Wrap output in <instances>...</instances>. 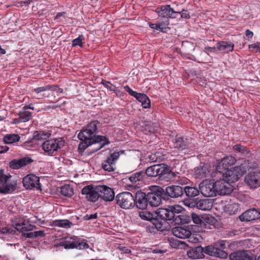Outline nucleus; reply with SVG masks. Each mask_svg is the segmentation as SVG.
<instances>
[{"instance_id":"13d9d810","label":"nucleus","mask_w":260,"mask_h":260,"mask_svg":"<svg viewBox=\"0 0 260 260\" xmlns=\"http://www.w3.org/2000/svg\"><path fill=\"white\" fill-rule=\"evenodd\" d=\"M226 241L224 240H220L217 242L215 243V245L218 248L223 250L225 248L226 246Z\"/></svg>"},{"instance_id":"412c9836","label":"nucleus","mask_w":260,"mask_h":260,"mask_svg":"<svg viewBox=\"0 0 260 260\" xmlns=\"http://www.w3.org/2000/svg\"><path fill=\"white\" fill-rule=\"evenodd\" d=\"M135 205L136 207L140 209H145L148 204L147 194L141 191H138L134 198Z\"/></svg>"},{"instance_id":"6ab92c4d","label":"nucleus","mask_w":260,"mask_h":260,"mask_svg":"<svg viewBox=\"0 0 260 260\" xmlns=\"http://www.w3.org/2000/svg\"><path fill=\"white\" fill-rule=\"evenodd\" d=\"M204 253L211 256L217 257L220 258H225L228 255L226 252L218 248L214 244L206 246L204 248Z\"/></svg>"},{"instance_id":"4d7b16f0","label":"nucleus","mask_w":260,"mask_h":260,"mask_svg":"<svg viewBox=\"0 0 260 260\" xmlns=\"http://www.w3.org/2000/svg\"><path fill=\"white\" fill-rule=\"evenodd\" d=\"M233 149L235 151L240 152L241 153H244L246 151V147L242 146L240 144H237L233 146Z\"/></svg>"},{"instance_id":"dca6fc26","label":"nucleus","mask_w":260,"mask_h":260,"mask_svg":"<svg viewBox=\"0 0 260 260\" xmlns=\"http://www.w3.org/2000/svg\"><path fill=\"white\" fill-rule=\"evenodd\" d=\"M120 155L119 152H114L102 163V168L106 171L112 172L116 169V161Z\"/></svg>"},{"instance_id":"3c124183","label":"nucleus","mask_w":260,"mask_h":260,"mask_svg":"<svg viewBox=\"0 0 260 260\" xmlns=\"http://www.w3.org/2000/svg\"><path fill=\"white\" fill-rule=\"evenodd\" d=\"M149 26L150 28L156 29V30H159L161 31H163V29L164 28V24H162L160 23L157 24V23H148Z\"/></svg>"},{"instance_id":"c03bdc74","label":"nucleus","mask_w":260,"mask_h":260,"mask_svg":"<svg viewBox=\"0 0 260 260\" xmlns=\"http://www.w3.org/2000/svg\"><path fill=\"white\" fill-rule=\"evenodd\" d=\"M109 143V141L105 137V138L103 139L102 141L99 142H95L93 143L92 145H96V147L94 148L93 150H92V152H95L100 149H101L102 147H103L105 145L108 144Z\"/></svg>"},{"instance_id":"4468645a","label":"nucleus","mask_w":260,"mask_h":260,"mask_svg":"<svg viewBox=\"0 0 260 260\" xmlns=\"http://www.w3.org/2000/svg\"><path fill=\"white\" fill-rule=\"evenodd\" d=\"M231 260H260V255L257 259L248 250H237L230 254Z\"/></svg>"},{"instance_id":"f704fd0d","label":"nucleus","mask_w":260,"mask_h":260,"mask_svg":"<svg viewBox=\"0 0 260 260\" xmlns=\"http://www.w3.org/2000/svg\"><path fill=\"white\" fill-rule=\"evenodd\" d=\"M157 215L156 211L153 213L147 211H142L139 212V216L142 219L149 221L152 223Z\"/></svg>"},{"instance_id":"b1692460","label":"nucleus","mask_w":260,"mask_h":260,"mask_svg":"<svg viewBox=\"0 0 260 260\" xmlns=\"http://www.w3.org/2000/svg\"><path fill=\"white\" fill-rule=\"evenodd\" d=\"M260 218V212L255 208L249 209L239 216L241 221H250Z\"/></svg>"},{"instance_id":"1a4fd4ad","label":"nucleus","mask_w":260,"mask_h":260,"mask_svg":"<svg viewBox=\"0 0 260 260\" xmlns=\"http://www.w3.org/2000/svg\"><path fill=\"white\" fill-rule=\"evenodd\" d=\"M154 190L148 192L147 200L151 207H157L161 203L164 190L159 186H154Z\"/></svg>"},{"instance_id":"052dcab7","label":"nucleus","mask_w":260,"mask_h":260,"mask_svg":"<svg viewBox=\"0 0 260 260\" xmlns=\"http://www.w3.org/2000/svg\"><path fill=\"white\" fill-rule=\"evenodd\" d=\"M98 217V214L96 213L93 214H86L83 216L82 218L84 220H89L92 219H96Z\"/></svg>"},{"instance_id":"a878e982","label":"nucleus","mask_w":260,"mask_h":260,"mask_svg":"<svg viewBox=\"0 0 260 260\" xmlns=\"http://www.w3.org/2000/svg\"><path fill=\"white\" fill-rule=\"evenodd\" d=\"M190 139L177 136L174 140V146L180 150L189 149L191 147Z\"/></svg>"},{"instance_id":"5fc2aeb1","label":"nucleus","mask_w":260,"mask_h":260,"mask_svg":"<svg viewBox=\"0 0 260 260\" xmlns=\"http://www.w3.org/2000/svg\"><path fill=\"white\" fill-rule=\"evenodd\" d=\"M102 84L110 91H115V86L113 85L110 82L105 80H103L102 82Z\"/></svg>"},{"instance_id":"c756f323","label":"nucleus","mask_w":260,"mask_h":260,"mask_svg":"<svg viewBox=\"0 0 260 260\" xmlns=\"http://www.w3.org/2000/svg\"><path fill=\"white\" fill-rule=\"evenodd\" d=\"M124 90L127 92L131 96L135 98L139 102L141 103L146 99H147L148 96L144 93H139L133 90L128 85L123 87Z\"/></svg>"},{"instance_id":"4c0bfd02","label":"nucleus","mask_w":260,"mask_h":260,"mask_svg":"<svg viewBox=\"0 0 260 260\" xmlns=\"http://www.w3.org/2000/svg\"><path fill=\"white\" fill-rule=\"evenodd\" d=\"M59 192L62 196L68 198L71 197L74 194L73 188L69 184H65L61 186Z\"/></svg>"},{"instance_id":"2f4dec72","label":"nucleus","mask_w":260,"mask_h":260,"mask_svg":"<svg viewBox=\"0 0 260 260\" xmlns=\"http://www.w3.org/2000/svg\"><path fill=\"white\" fill-rule=\"evenodd\" d=\"M19 118L15 119V123L24 122L29 121L32 118V113L24 111L19 113Z\"/></svg>"},{"instance_id":"6e6d98bb","label":"nucleus","mask_w":260,"mask_h":260,"mask_svg":"<svg viewBox=\"0 0 260 260\" xmlns=\"http://www.w3.org/2000/svg\"><path fill=\"white\" fill-rule=\"evenodd\" d=\"M51 87V86L50 85L39 87L35 88L34 91L36 93H39L41 92L50 90Z\"/></svg>"},{"instance_id":"9b49d317","label":"nucleus","mask_w":260,"mask_h":260,"mask_svg":"<svg viewBox=\"0 0 260 260\" xmlns=\"http://www.w3.org/2000/svg\"><path fill=\"white\" fill-rule=\"evenodd\" d=\"M217 194L226 195L230 194L233 190V187L230 183V181L225 178L215 181Z\"/></svg>"},{"instance_id":"c85d7f7f","label":"nucleus","mask_w":260,"mask_h":260,"mask_svg":"<svg viewBox=\"0 0 260 260\" xmlns=\"http://www.w3.org/2000/svg\"><path fill=\"white\" fill-rule=\"evenodd\" d=\"M145 171H140L133 174L129 177V180L133 184H140L139 182H142L146 178Z\"/></svg>"},{"instance_id":"4be33fe9","label":"nucleus","mask_w":260,"mask_h":260,"mask_svg":"<svg viewBox=\"0 0 260 260\" xmlns=\"http://www.w3.org/2000/svg\"><path fill=\"white\" fill-rule=\"evenodd\" d=\"M33 160L29 157H25L20 159H13L9 163V166L11 169L18 170L31 164Z\"/></svg>"},{"instance_id":"bf43d9fd","label":"nucleus","mask_w":260,"mask_h":260,"mask_svg":"<svg viewBox=\"0 0 260 260\" xmlns=\"http://www.w3.org/2000/svg\"><path fill=\"white\" fill-rule=\"evenodd\" d=\"M174 244L177 246L178 248L185 249L187 245L183 241L177 240L175 242Z\"/></svg>"},{"instance_id":"de8ad7c7","label":"nucleus","mask_w":260,"mask_h":260,"mask_svg":"<svg viewBox=\"0 0 260 260\" xmlns=\"http://www.w3.org/2000/svg\"><path fill=\"white\" fill-rule=\"evenodd\" d=\"M83 39V36L80 35L77 38L74 39L72 41V46L75 47L79 46L81 47H83L82 40Z\"/></svg>"},{"instance_id":"393cba45","label":"nucleus","mask_w":260,"mask_h":260,"mask_svg":"<svg viewBox=\"0 0 260 260\" xmlns=\"http://www.w3.org/2000/svg\"><path fill=\"white\" fill-rule=\"evenodd\" d=\"M165 194L171 198H178L183 195V187L179 185H171L165 189Z\"/></svg>"},{"instance_id":"aec40b11","label":"nucleus","mask_w":260,"mask_h":260,"mask_svg":"<svg viewBox=\"0 0 260 260\" xmlns=\"http://www.w3.org/2000/svg\"><path fill=\"white\" fill-rule=\"evenodd\" d=\"M170 207H180V209L178 212H174V217L173 219H172V221L175 224H188L191 221V215H188L186 214H181V212L182 211V208L181 206L175 205L172 206H170Z\"/></svg>"},{"instance_id":"8fccbe9b","label":"nucleus","mask_w":260,"mask_h":260,"mask_svg":"<svg viewBox=\"0 0 260 260\" xmlns=\"http://www.w3.org/2000/svg\"><path fill=\"white\" fill-rule=\"evenodd\" d=\"M149 159L151 162L159 161L161 160L160 154L159 152L151 154L149 156Z\"/></svg>"},{"instance_id":"58836bf2","label":"nucleus","mask_w":260,"mask_h":260,"mask_svg":"<svg viewBox=\"0 0 260 260\" xmlns=\"http://www.w3.org/2000/svg\"><path fill=\"white\" fill-rule=\"evenodd\" d=\"M212 207V204L208 200H200L197 202V208L199 209L208 211L210 210Z\"/></svg>"},{"instance_id":"680f3d73","label":"nucleus","mask_w":260,"mask_h":260,"mask_svg":"<svg viewBox=\"0 0 260 260\" xmlns=\"http://www.w3.org/2000/svg\"><path fill=\"white\" fill-rule=\"evenodd\" d=\"M180 14L178 15H180L182 18L185 19H188L190 17L189 13L187 10H182L181 12H180Z\"/></svg>"},{"instance_id":"423d86ee","label":"nucleus","mask_w":260,"mask_h":260,"mask_svg":"<svg viewBox=\"0 0 260 260\" xmlns=\"http://www.w3.org/2000/svg\"><path fill=\"white\" fill-rule=\"evenodd\" d=\"M246 170L247 168L245 166H244L243 164H241L240 166L228 170L225 172H222V174L221 176L231 182H235L243 175Z\"/></svg>"},{"instance_id":"37998d69","label":"nucleus","mask_w":260,"mask_h":260,"mask_svg":"<svg viewBox=\"0 0 260 260\" xmlns=\"http://www.w3.org/2000/svg\"><path fill=\"white\" fill-rule=\"evenodd\" d=\"M23 237L27 238H35L38 237H43L44 233L42 231H36L33 232H23L22 233Z\"/></svg>"},{"instance_id":"20e7f679","label":"nucleus","mask_w":260,"mask_h":260,"mask_svg":"<svg viewBox=\"0 0 260 260\" xmlns=\"http://www.w3.org/2000/svg\"><path fill=\"white\" fill-rule=\"evenodd\" d=\"M17 189V180L10 174H5L3 169L0 170V193L10 194Z\"/></svg>"},{"instance_id":"a19ab883","label":"nucleus","mask_w":260,"mask_h":260,"mask_svg":"<svg viewBox=\"0 0 260 260\" xmlns=\"http://www.w3.org/2000/svg\"><path fill=\"white\" fill-rule=\"evenodd\" d=\"M142 126L144 127V131L152 133L157 131L158 128L157 125L156 123L149 121H144Z\"/></svg>"},{"instance_id":"2eb2a0df","label":"nucleus","mask_w":260,"mask_h":260,"mask_svg":"<svg viewBox=\"0 0 260 260\" xmlns=\"http://www.w3.org/2000/svg\"><path fill=\"white\" fill-rule=\"evenodd\" d=\"M236 161V158L231 155L224 157L218 163L217 167V174L221 175L222 172H225L229 170V168L234 165Z\"/></svg>"},{"instance_id":"ddd939ff","label":"nucleus","mask_w":260,"mask_h":260,"mask_svg":"<svg viewBox=\"0 0 260 260\" xmlns=\"http://www.w3.org/2000/svg\"><path fill=\"white\" fill-rule=\"evenodd\" d=\"M180 14V12L174 11L173 9L171 8L170 5H165L161 6V10L158 13V15L160 17L165 18L164 25H168L169 24L168 18H177Z\"/></svg>"},{"instance_id":"79ce46f5","label":"nucleus","mask_w":260,"mask_h":260,"mask_svg":"<svg viewBox=\"0 0 260 260\" xmlns=\"http://www.w3.org/2000/svg\"><path fill=\"white\" fill-rule=\"evenodd\" d=\"M54 226L68 229L73 225V223L67 219L56 220L53 222Z\"/></svg>"},{"instance_id":"f8f14e48","label":"nucleus","mask_w":260,"mask_h":260,"mask_svg":"<svg viewBox=\"0 0 260 260\" xmlns=\"http://www.w3.org/2000/svg\"><path fill=\"white\" fill-rule=\"evenodd\" d=\"M98 192L99 194V198L106 202H111L114 199L115 193L113 189L105 185H98Z\"/></svg>"},{"instance_id":"e433bc0d","label":"nucleus","mask_w":260,"mask_h":260,"mask_svg":"<svg viewBox=\"0 0 260 260\" xmlns=\"http://www.w3.org/2000/svg\"><path fill=\"white\" fill-rule=\"evenodd\" d=\"M51 136V133L49 131H35L33 134L34 139L36 140H43L49 138Z\"/></svg>"},{"instance_id":"a18cd8bd","label":"nucleus","mask_w":260,"mask_h":260,"mask_svg":"<svg viewBox=\"0 0 260 260\" xmlns=\"http://www.w3.org/2000/svg\"><path fill=\"white\" fill-rule=\"evenodd\" d=\"M24 225H26V222L22 220H19L18 222H14L13 223V227L22 233L23 232Z\"/></svg>"},{"instance_id":"338daca9","label":"nucleus","mask_w":260,"mask_h":260,"mask_svg":"<svg viewBox=\"0 0 260 260\" xmlns=\"http://www.w3.org/2000/svg\"><path fill=\"white\" fill-rule=\"evenodd\" d=\"M176 181L179 184L185 185L188 182V180L186 178H178Z\"/></svg>"},{"instance_id":"5701e85b","label":"nucleus","mask_w":260,"mask_h":260,"mask_svg":"<svg viewBox=\"0 0 260 260\" xmlns=\"http://www.w3.org/2000/svg\"><path fill=\"white\" fill-rule=\"evenodd\" d=\"M245 183L251 188H255L260 186V173L257 172L250 173L245 178Z\"/></svg>"},{"instance_id":"72a5a7b5","label":"nucleus","mask_w":260,"mask_h":260,"mask_svg":"<svg viewBox=\"0 0 260 260\" xmlns=\"http://www.w3.org/2000/svg\"><path fill=\"white\" fill-rule=\"evenodd\" d=\"M200 189L194 187H190L185 186L183 187V194L185 193L186 196L189 198H193L199 194Z\"/></svg>"},{"instance_id":"f03ea898","label":"nucleus","mask_w":260,"mask_h":260,"mask_svg":"<svg viewBox=\"0 0 260 260\" xmlns=\"http://www.w3.org/2000/svg\"><path fill=\"white\" fill-rule=\"evenodd\" d=\"M180 208L168 206L166 208H159L156 210L157 217L154 219L152 224L158 231L163 232L170 228L168 220H172L174 217V212L179 211Z\"/></svg>"},{"instance_id":"e2e57ef3","label":"nucleus","mask_w":260,"mask_h":260,"mask_svg":"<svg viewBox=\"0 0 260 260\" xmlns=\"http://www.w3.org/2000/svg\"><path fill=\"white\" fill-rule=\"evenodd\" d=\"M142 106L143 108L147 109L149 108L150 107V101L148 97L147 99H146L142 103Z\"/></svg>"},{"instance_id":"39448f33","label":"nucleus","mask_w":260,"mask_h":260,"mask_svg":"<svg viewBox=\"0 0 260 260\" xmlns=\"http://www.w3.org/2000/svg\"><path fill=\"white\" fill-rule=\"evenodd\" d=\"M64 145V141L63 138H58L45 141L42 143V147L43 150L48 155L55 156Z\"/></svg>"},{"instance_id":"7ed1b4c3","label":"nucleus","mask_w":260,"mask_h":260,"mask_svg":"<svg viewBox=\"0 0 260 260\" xmlns=\"http://www.w3.org/2000/svg\"><path fill=\"white\" fill-rule=\"evenodd\" d=\"M145 172L146 176L150 177L158 176L160 180L170 179L172 176H174V173L172 172L170 168L164 164L150 166L147 168Z\"/></svg>"},{"instance_id":"bb28decb","label":"nucleus","mask_w":260,"mask_h":260,"mask_svg":"<svg viewBox=\"0 0 260 260\" xmlns=\"http://www.w3.org/2000/svg\"><path fill=\"white\" fill-rule=\"evenodd\" d=\"M173 234L176 237L185 239L190 238L191 235V232L186 228L182 226H176L173 228L172 230Z\"/></svg>"},{"instance_id":"864d4df0","label":"nucleus","mask_w":260,"mask_h":260,"mask_svg":"<svg viewBox=\"0 0 260 260\" xmlns=\"http://www.w3.org/2000/svg\"><path fill=\"white\" fill-rule=\"evenodd\" d=\"M34 140L35 139H34L33 138L32 139L25 142L22 144V146L26 149H29V148L31 147H34L36 146V143L34 142Z\"/></svg>"},{"instance_id":"cd10ccee","label":"nucleus","mask_w":260,"mask_h":260,"mask_svg":"<svg viewBox=\"0 0 260 260\" xmlns=\"http://www.w3.org/2000/svg\"><path fill=\"white\" fill-rule=\"evenodd\" d=\"M188 257L192 259H201L204 257V248L201 246L195 247L187 252Z\"/></svg>"},{"instance_id":"f257e3e1","label":"nucleus","mask_w":260,"mask_h":260,"mask_svg":"<svg viewBox=\"0 0 260 260\" xmlns=\"http://www.w3.org/2000/svg\"><path fill=\"white\" fill-rule=\"evenodd\" d=\"M100 122L97 120H94L88 123L83 127L79 133L78 138L81 141L79 144L78 149L81 152H83L88 146L95 142H99L103 140L105 137L96 135L98 125Z\"/></svg>"},{"instance_id":"0eeeda50","label":"nucleus","mask_w":260,"mask_h":260,"mask_svg":"<svg viewBox=\"0 0 260 260\" xmlns=\"http://www.w3.org/2000/svg\"><path fill=\"white\" fill-rule=\"evenodd\" d=\"M199 189L203 196L206 197H213L217 195L216 182L215 179H206L202 181L199 185Z\"/></svg>"},{"instance_id":"49530a36","label":"nucleus","mask_w":260,"mask_h":260,"mask_svg":"<svg viewBox=\"0 0 260 260\" xmlns=\"http://www.w3.org/2000/svg\"><path fill=\"white\" fill-rule=\"evenodd\" d=\"M191 220L193 222L197 225H201L202 223V220L200 216L194 213H191Z\"/></svg>"},{"instance_id":"a211bd4d","label":"nucleus","mask_w":260,"mask_h":260,"mask_svg":"<svg viewBox=\"0 0 260 260\" xmlns=\"http://www.w3.org/2000/svg\"><path fill=\"white\" fill-rule=\"evenodd\" d=\"M98 185H88L83 187L81 190L82 194L85 195L87 200L90 202H95L99 199V194L96 190Z\"/></svg>"},{"instance_id":"c9c22d12","label":"nucleus","mask_w":260,"mask_h":260,"mask_svg":"<svg viewBox=\"0 0 260 260\" xmlns=\"http://www.w3.org/2000/svg\"><path fill=\"white\" fill-rule=\"evenodd\" d=\"M234 46V45L232 43L221 42L218 44L217 48L219 50L228 53L233 50Z\"/></svg>"},{"instance_id":"f3484780","label":"nucleus","mask_w":260,"mask_h":260,"mask_svg":"<svg viewBox=\"0 0 260 260\" xmlns=\"http://www.w3.org/2000/svg\"><path fill=\"white\" fill-rule=\"evenodd\" d=\"M22 183L24 187L27 189L41 188L39 178L33 174H29L24 177Z\"/></svg>"},{"instance_id":"7c9ffc66","label":"nucleus","mask_w":260,"mask_h":260,"mask_svg":"<svg viewBox=\"0 0 260 260\" xmlns=\"http://www.w3.org/2000/svg\"><path fill=\"white\" fill-rule=\"evenodd\" d=\"M209 166L208 165H200L197 167L195 171L197 177H206L209 174Z\"/></svg>"},{"instance_id":"09e8293b","label":"nucleus","mask_w":260,"mask_h":260,"mask_svg":"<svg viewBox=\"0 0 260 260\" xmlns=\"http://www.w3.org/2000/svg\"><path fill=\"white\" fill-rule=\"evenodd\" d=\"M13 230L9 229L7 228H4L0 229V238L5 239L6 236L9 235L12 233Z\"/></svg>"},{"instance_id":"6e6552de","label":"nucleus","mask_w":260,"mask_h":260,"mask_svg":"<svg viewBox=\"0 0 260 260\" xmlns=\"http://www.w3.org/2000/svg\"><path fill=\"white\" fill-rule=\"evenodd\" d=\"M115 200L117 204L123 209H129L135 205L134 197L132 193L128 191L118 193Z\"/></svg>"},{"instance_id":"774afa93","label":"nucleus","mask_w":260,"mask_h":260,"mask_svg":"<svg viewBox=\"0 0 260 260\" xmlns=\"http://www.w3.org/2000/svg\"><path fill=\"white\" fill-rule=\"evenodd\" d=\"M182 46H183V47H182V49L183 50H185L186 47H188V48H190L191 50H193L194 49L193 44L192 43H190L188 42L184 43L182 44Z\"/></svg>"},{"instance_id":"69168bd1","label":"nucleus","mask_w":260,"mask_h":260,"mask_svg":"<svg viewBox=\"0 0 260 260\" xmlns=\"http://www.w3.org/2000/svg\"><path fill=\"white\" fill-rule=\"evenodd\" d=\"M249 49H256L260 52V43L257 42L256 43L252 44L249 45Z\"/></svg>"},{"instance_id":"473e14b6","label":"nucleus","mask_w":260,"mask_h":260,"mask_svg":"<svg viewBox=\"0 0 260 260\" xmlns=\"http://www.w3.org/2000/svg\"><path fill=\"white\" fill-rule=\"evenodd\" d=\"M20 140V137L18 134H7L3 137V141L6 144H12L19 142Z\"/></svg>"},{"instance_id":"603ef678","label":"nucleus","mask_w":260,"mask_h":260,"mask_svg":"<svg viewBox=\"0 0 260 260\" xmlns=\"http://www.w3.org/2000/svg\"><path fill=\"white\" fill-rule=\"evenodd\" d=\"M184 204L189 208H193L197 207V202L193 200L187 199L184 201Z\"/></svg>"},{"instance_id":"0e129e2a","label":"nucleus","mask_w":260,"mask_h":260,"mask_svg":"<svg viewBox=\"0 0 260 260\" xmlns=\"http://www.w3.org/2000/svg\"><path fill=\"white\" fill-rule=\"evenodd\" d=\"M35 228V225L26 222V225H24L23 232L32 231Z\"/></svg>"},{"instance_id":"9d476101","label":"nucleus","mask_w":260,"mask_h":260,"mask_svg":"<svg viewBox=\"0 0 260 260\" xmlns=\"http://www.w3.org/2000/svg\"><path fill=\"white\" fill-rule=\"evenodd\" d=\"M60 245L63 246L65 249H86L89 248L88 244L82 241L79 242L76 240L74 238L70 237L68 239L62 241Z\"/></svg>"},{"instance_id":"ea45409f","label":"nucleus","mask_w":260,"mask_h":260,"mask_svg":"<svg viewBox=\"0 0 260 260\" xmlns=\"http://www.w3.org/2000/svg\"><path fill=\"white\" fill-rule=\"evenodd\" d=\"M239 205L237 203H231L226 205L224 207V211L230 215H233L238 212Z\"/></svg>"}]
</instances>
